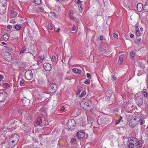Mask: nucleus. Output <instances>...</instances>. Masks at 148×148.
Here are the masks:
<instances>
[{"label": "nucleus", "mask_w": 148, "mask_h": 148, "mask_svg": "<svg viewBox=\"0 0 148 148\" xmlns=\"http://www.w3.org/2000/svg\"><path fill=\"white\" fill-rule=\"evenodd\" d=\"M83 3V2L81 1L80 0H78L76 3V4H78V5H79L80 3Z\"/></svg>", "instance_id": "49"}, {"label": "nucleus", "mask_w": 148, "mask_h": 148, "mask_svg": "<svg viewBox=\"0 0 148 148\" xmlns=\"http://www.w3.org/2000/svg\"><path fill=\"white\" fill-rule=\"evenodd\" d=\"M61 110L62 111H64L65 110V108H64V107H62L61 108Z\"/></svg>", "instance_id": "62"}, {"label": "nucleus", "mask_w": 148, "mask_h": 148, "mask_svg": "<svg viewBox=\"0 0 148 148\" xmlns=\"http://www.w3.org/2000/svg\"><path fill=\"white\" fill-rule=\"evenodd\" d=\"M48 89L50 91V93H54L57 89V86L56 84L50 83L48 86Z\"/></svg>", "instance_id": "6"}, {"label": "nucleus", "mask_w": 148, "mask_h": 148, "mask_svg": "<svg viewBox=\"0 0 148 148\" xmlns=\"http://www.w3.org/2000/svg\"><path fill=\"white\" fill-rule=\"evenodd\" d=\"M29 101L30 100L25 97H24L23 98L22 100L23 103L25 104H27L29 102Z\"/></svg>", "instance_id": "16"}, {"label": "nucleus", "mask_w": 148, "mask_h": 148, "mask_svg": "<svg viewBox=\"0 0 148 148\" xmlns=\"http://www.w3.org/2000/svg\"><path fill=\"white\" fill-rule=\"evenodd\" d=\"M133 140L134 143L135 145L137 148H140L142 146V141L140 140H138L136 138H133Z\"/></svg>", "instance_id": "9"}, {"label": "nucleus", "mask_w": 148, "mask_h": 148, "mask_svg": "<svg viewBox=\"0 0 148 148\" xmlns=\"http://www.w3.org/2000/svg\"><path fill=\"white\" fill-rule=\"evenodd\" d=\"M113 36L115 38H117L118 36V35L115 34L114 33H113Z\"/></svg>", "instance_id": "52"}, {"label": "nucleus", "mask_w": 148, "mask_h": 148, "mask_svg": "<svg viewBox=\"0 0 148 148\" xmlns=\"http://www.w3.org/2000/svg\"><path fill=\"white\" fill-rule=\"evenodd\" d=\"M144 7L148 9V1H147L146 3L144 5Z\"/></svg>", "instance_id": "44"}, {"label": "nucleus", "mask_w": 148, "mask_h": 148, "mask_svg": "<svg viewBox=\"0 0 148 148\" xmlns=\"http://www.w3.org/2000/svg\"><path fill=\"white\" fill-rule=\"evenodd\" d=\"M76 140V139L75 138H72L71 139L70 142L71 143H73L75 142Z\"/></svg>", "instance_id": "38"}, {"label": "nucleus", "mask_w": 148, "mask_h": 148, "mask_svg": "<svg viewBox=\"0 0 148 148\" xmlns=\"http://www.w3.org/2000/svg\"><path fill=\"white\" fill-rule=\"evenodd\" d=\"M20 84L21 86H23L24 85V83L23 81H21L20 82Z\"/></svg>", "instance_id": "48"}, {"label": "nucleus", "mask_w": 148, "mask_h": 148, "mask_svg": "<svg viewBox=\"0 0 148 148\" xmlns=\"http://www.w3.org/2000/svg\"><path fill=\"white\" fill-rule=\"evenodd\" d=\"M25 77L26 79L28 80H30L33 78V74L32 71L31 70H28L26 71L25 73Z\"/></svg>", "instance_id": "7"}, {"label": "nucleus", "mask_w": 148, "mask_h": 148, "mask_svg": "<svg viewBox=\"0 0 148 148\" xmlns=\"http://www.w3.org/2000/svg\"><path fill=\"white\" fill-rule=\"evenodd\" d=\"M50 13L51 14H54L56 17H57V14H55L54 12H50Z\"/></svg>", "instance_id": "53"}, {"label": "nucleus", "mask_w": 148, "mask_h": 148, "mask_svg": "<svg viewBox=\"0 0 148 148\" xmlns=\"http://www.w3.org/2000/svg\"><path fill=\"white\" fill-rule=\"evenodd\" d=\"M108 117V116L107 115L105 114H104L101 117L99 121V123L100 124H103V125L109 124L111 122V121H110L111 119Z\"/></svg>", "instance_id": "1"}, {"label": "nucleus", "mask_w": 148, "mask_h": 148, "mask_svg": "<svg viewBox=\"0 0 148 148\" xmlns=\"http://www.w3.org/2000/svg\"><path fill=\"white\" fill-rule=\"evenodd\" d=\"M2 43L3 45H6V44L4 42H2Z\"/></svg>", "instance_id": "64"}, {"label": "nucleus", "mask_w": 148, "mask_h": 148, "mask_svg": "<svg viewBox=\"0 0 148 148\" xmlns=\"http://www.w3.org/2000/svg\"><path fill=\"white\" fill-rule=\"evenodd\" d=\"M84 83L86 84H89L90 83V81L89 80H87L85 81Z\"/></svg>", "instance_id": "43"}, {"label": "nucleus", "mask_w": 148, "mask_h": 148, "mask_svg": "<svg viewBox=\"0 0 148 148\" xmlns=\"http://www.w3.org/2000/svg\"><path fill=\"white\" fill-rule=\"evenodd\" d=\"M23 64L22 62H19L18 63V65L19 67L22 68L23 67V66L22 65Z\"/></svg>", "instance_id": "33"}, {"label": "nucleus", "mask_w": 148, "mask_h": 148, "mask_svg": "<svg viewBox=\"0 0 148 148\" xmlns=\"http://www.w3.org/2000/svg\"><path fill=\"white\" fill-rule=\"evenodd\" d=\"M43 67L44 69L47 71H49L51 69V65L49 63H45L43 64Z\"/></svg>", "instance_id": "10"}, {"label": "nucleus", "mask_w": 148, "mask_h": 148, "mask_svg": "<svg viewBox=\"0 0 148 148\" xmlns=\"http://www.w3.org/2000/svg\"><path fill=\"white\" fill-rule=\"evenodd\" d=\"M6 12L5 10H0V14L1 15L4 14Z\"/></svg>", "instance_id": "37"}, {"label": "nucleus", "mask_w": 148, "mask_h": 148, "mask_svg": "<svg viewBox=\"0 0 148 148\" xmlns=\"http://www.w3.org/2000/svg\"><path fill=\"white\" fill-rule=\"evenodd\" d=\"M3 38L4 40L5 41L9 39L8 34L6 33L4 34L3 36Z\"/></svg>", "instance_id": "23"}, {"label": "nucleus", "mask_w": 148, "mask_h": 148, "mask_svg": "<svg viewBox=\"0 0 148 148\" xmlns=\"http://www.w3.org/2000/svg\"><path fill=\"white\" fill-rule=\"evenodd\" d=\"M21 27L19 25H16L14 26V28H15L17 30H20L21 28Z\"/></svg>", "instance_id": "27"}, {"label": "nucleus", "mask_w": 148, "mask_h": 148, "mask_svg": "<svg viewBox=\"0 0 148 148\" xmlns=\"http://www.w3.org/2000/svg\"><path fill=\"white\" fill-rule=\"evenodd\" d=\"M80 88H78V91H77V94H79L80 92H81V91H80Z\"/></svg>", "instance_id": "57"}, {"label": "nucleus", "mask_w": 148, "mask_h": 148, "mask_svg": "<svg viewBox=\"0 0 148 148\" xmlns=\"http://www.w3.org/2000/svg\"><path fill=\"white\" fill-rule=\"evenodd\" d=\"M4 59L6 61H10L12 60L11 54L8 52H4Z\"/></svg>", "instance_id": "8"}, {"label": "nucleus", "mask_w": 148, "mask_h": 148, "mask_svg": "<svg viewBox=\"0 0 148 148\" xmlns=\"http://www.w3.org/2000/svg\"><path fill=\"white\" fill-rule=\"evenodd\" d=\"M76 125V123L74 119H72L68 120L67 123V126L69 129L71 130H73L75 128Z\"/></svg>", "instance_id": "4"}, {"label": "nucleus", "mask_w": 148, "mask_h": 148, "mask_svg": "<svg viewBox=\"0 0 148 148\" xmlns=\"http://www.w3.org/2000/svg\"><path fill=\"white\" fill-rule=\"evenodd\" d=\"M85 6V3H80L79 5H78V7L79 8H80L81 9H82L83 8H84V7Z\"/></svg>", "instance_id": "25"}, {"label": "nucleus", "mask_w": 148, "mask_h": 148, "mask_svg": "<svg viewBox=\"0 0 148 148\" xmlns=\"http://www.w3.org/2000/svg\"><path fill=\"white\" fill-rule=\"evenodd\" d=\"M48 28L50 29L51 30L52 29L53 27H52L51 26V25H48Z\"/></svg>", "instance_id": "59"}, {"label": "nucleus", "mask_w": 148, "mask_h": 148, "mask_svg": "<svg viewBox=\"0 0 148 148\" xmlns=\"http://www.w3.org/2000/svg\"><path fill=\"white\" fill-rule=\"evenodd\" d=\"M33 10V12H29V13L31 14L33 13H39L40 12H43V10Z\"/></svg>", "instance_id": "24"}, {"label": "nucleus", "mask_w": 148, "mask_h": 148, "mask_svg": "<svg viewBox=\"0 0 148 148\" xmlns=\"http://www.w3.org/2000/svg\"><path fill=\"white\" fill-rule=\"evenodd\" d=\"M3 78V76L1 75H0V81H1Z\"/></svg>", "instance_id": "56"}, {"label": "nucleus", "mask_w": 148, "mask_h": 148, "mask_svg": "<svg viewBox=\"0 0 148 148\" xmlns=\"http://www.w3.org/2000/svg\"><path fill=\"white\" fill-rule=\"evenodd\" d=\"M6 98V95L5 93L1 92L0 93V102H4Z\"/></svg>", "instance_id": "11"}, {"label": "nucleus", "mask_w": 148, "mask_h": 148, "mask_svg": "<svg viewBox=\"0 0 148 148\" xmlns=\"http://www.w3.org/2000/svg\"><path fill=\"white\" fill-rule=\"evenodd\" d=\"M10 22L11 23L14 24L16 23V22L15 21V20L14 19H12L10 20Z\"/></svg>", "instance_id": "42"}, {"label": "nucleus", "mask_w": 148, "mask_h": 148, "mask_svg": "<svg viewBox=\"0 0 148 148\" xmlns=\"http://www.w3.org/2000/svg\"><path fill=\"white\" fill-rule=\"evenodd\" d=\"M26 49V48L25 47H23L22 48L21 51H20V54H22L24 53Z\"/></svg>", "instance_id": "30"}, {"label": "nucleus", "mask_w": 148, "mask_h": 148, "mask_svg": "<svg viewBox=\"0 0 148 148\" xmlns=\"http://www.w3.org/2000/svg\"><path fill=\"white\" fill-rule=\"evenodd\" d=\"M138 25H136V31H139V29H138Z\"/></svg>", "instance_id": "58"}, {"label": "nucleus", "mask_w": 148, "mask_h": 148, "mask_svg": "<svg viewBox=\"0 0 148 148\" xmlns=\"http://www.w3.org/2000/svg\"><path fill=\"white\" fill-rule=\"evenodd\" d=\"M6 3L5 1V2L2 5V6L3 8H4L5 9H6Z\"/></svg>", "instance_id": "45"}, {"label": "nucleus", "mask_w": 148, "mask_h": 148, "mask_svg": "<svg viewBox=\"0 0 148 148\" xmlns=\"http://www.w3.org/2000/svg\"><path fill=\"white\" fill-rule=\"evenodd\" d=\"M137 40L139 42H140L141 41V39L140 38H139V39H138Z\"/></svg>", "instance_id": "63"}, {"label": "nucleus", "mask_w": 148, "mask_h": 148, "mask_svg": "<svg viewBox=\"0 0 148 148\" xmlns=\"http://www.w3.org/2000/svg\"><path fill=\"white\" fill-rule=\"evenodd\" d=\"M139 121L140 117L138 116H136L135 117L132 119L129 122L130 126L131 127H134L138 124Z\"/></svg>", "instance_id": "3"}, {"label": "nucleus", "mask_w": 148, "mask_h": 148, "mask_svg": "<svg viewBox=\"0 0 148 148\" xmlns=\"http://www.w3.org/2000/svg\"><path fill=\"white\" fill-rule=\"evenodd\" d=\"M39 58L41 60H43L44 58H45V57H44V55H42V56H39Z\"/></svg>", "instance_id": "41"}, {"label": "nucleus", "mask_w": 148, "mask_h": 148, "mask_svg": "<svg viewBox=\"0 0 148 148\" xmlns=\"http://www.w3.org/2000/svg\"><path fill=\"white\" fill-rule=\"evenodd\" d=\"M72 71L75 73L79 74L81 73V71L80 70H79L77 69L74 68L72 69Z\"/></svg>", "instance_id": "18"}, {"label": "nucleus", "mask_w": 148, "mask_h": 148, "mask_svg": "<svg viewBox=\"0 0 148 148\" xmlns=\"http://www.w3.org/2000/svg\"><path fill=\"white\" fill-rule=\"evenodd\" d=\"M106 47L101 45L99 48V51L102 54L104 53L106 51Z\"/></svg>", "instance_id": "12"}, {"label": "nucleus", "mask_w": 148, "mask_h": 148, "mask_svg": "<svg viewBox=\"0 0 148 148\" xmlns=\"http://www.w3.org/2000/svg\"><path fill=\"white\" fill-rule=\"evenodd\" d=\"M116 79V78L114 75H112V81L115 80Z\"/></svg>", "instance_id": "51"}, {"label": "nucleus", "mask_w": 148, "mask_h": 148, "mask_svg": "<svg viewBox=\"0 0 148 148\" xmlns=\"http://www.w3.org/2000/svg\"><path fill=\"white\" fill-rule=\"evenodd\" d=\"M103 36L102 35L100 36V40H102L103 39Z\"/></svg>", "instance_id": "60"}, {"label": "nucleus", "mask_w": 148, "mask_h": 148, "mask_svg": "<svg viewBox=\"0 0 148 148\" xmlns=\"http://www.w3.org/2000/svg\"><path fill=\"white\" fill-rule=\"evenodd\" d=\"M122 117L121 116L120 117V119L118 120H117L116 122V125L118 124L120 122L121 120L122 119Z\"/></svg>", "instance_id": "36"}, {"label": "nucleus", "mask_w": 148, "mask_h": 148, "mask_svg": "<svg viewBox=\"0 0 148 148\" xmlns=\"http://www.w3.org/2000/svg\"><path fill=\"white\" fill-rule=\"evenodd\" d=\"M130 36L131 38H133L134 37V35L133 34H131L130 35Z\"/></svg>", "instance_id": "61"}, {"label": "nucleus", "mask_w": 148, "mask_h": 148, "mask_svg": "<svg viewBox=\"0 0 148 148\" xmlns=\"http://www.w3.org/2000/svg\"><path fill=\"white\" fill-rule=\"evenodd\" d=\"M131 140H132L131 141V142H130L127 145L129 148H134L135 145L133 138L131 139Z\"/></svg>", "instance_id": "15"}, {"label": "nucleus", "mask_w": 148, "mask_h": 148, "mask_svg": "<svg viewBox=\"0 0 148 148\" xmlns=\"http://www.w3.org/2000/svg\"><path fill=\"white\" fill-rule=\"evenodd\" d=\"M143 5L141 3H138L137 5V9H143Z\"/></svg>", "instance_id": "21"}, {"label": "nucleus", "mask_w": 148, "mask_h": 148, "mask_svg": "<svg viewBox=\"0 0 148 148\" xmlns=\"http://www.w3.org/2000/svg\"><path fill=\"white\" fill-rule=\"evenodd\" d=\"M112 93V90H109L107 91L105 93V97L106 99L110 98L111 97Z\"/></svg>", "instance_id": "13"}, {"label": "nucleus", "mask_w": 148, "mask_h": 148, "mask_svg": "<svg viewBox=\"0 0 148 148\" xmlns=\"http://www.w3.org/2000/svg\"><path fill=\"white\" fill-rule=\"evenodd\" d=\"M32 117V115L31 114H29L27 115L26 118L28 120H31Z\"/></svg>", "instance_id": "29"}, {"label": "nucleus", "mask_w": 148, "mask_h": 148, "mask_svg": "<svg viewBox=\"0 0 148 148\" xmlns=\"http://www.w3.org/2000/svg\"><path fill=\"white\" fill-rule=\"evenodd\" d=\"M73 10H71L69 12V15L71 17L70 19L71 20H72V18L71 17V16H72V14H73Z\"/></svg>", "instance_id": "32"}, {"label": "nucleus", "mask_w": 148, "mask_h": 148, "mask_svg": "<svg viewBox=\"0 0 148 148\" xmlns=\"http://www.w3.org/2000/svg\"><path fill=\"white\" fill-rule=\"evenodd\" d=\"M12 26L10 25H9L7 26V28L8 29H11L12 28Z\"/></svg>", "instance_id": "54"}, {"label": "nucleus", "mask_w": 148, "mask_h": 148, "mask_svg": "<svg viewBox=\"0 0 148 148\" xmlns=\"http://www.w3.org/2000/svg\"><path fill=\"white\" fill-rule=\"evenodd\" d=\"M123 57L124 56L123 55H121L120 56L119 60V64H121L123 63Z\"/></svg>", "instance_id": "20"}, {"label": "nucleus", "mask_w": 148, "mask_h": 148, "mask_svg": "<svg viewBox=\"0 0 148 148\" xmlns=\"http://www.w3.org/2000/svg\"><path fill=\"white\" fill-rule=\"evenodd\" d=\"M3 85L4 86L7 87L9 86V84L7 83H5L3 84Z\"/></svg>", "instance_id": "50"}, {"label": "nucleus", "mask_w": 148, "mask_h": 148, "mask_svg": "<svg viewBox=\"0 0 148 148\" xmlns=\"http://www.w3.org/2000/svg\"><path fill=\"white\" fill-rule=\"evenodd\" d=\"M6 50L8 51H11L14 50L13 47L11 46H8L5 47Z\"/></svg>", "instance_id": "19"}, {"label": "nucleus", "mask_w": 148, "mask_h": 148, "mask_svg": "<svg viewBox=\"0 0 148 148\" xmlns=\"http://www.w3.org/2000/svg\"><path fill=\"white\" fill-rule=\"evenodd\" d=\"M83 104H82V107L85 110L89 111L91 110V106L92 104V102L88 100L85 102L83 101Z\"/></svg>", "instance_id": "5"}, {"label": "nucleus", "mask_w": 148, "mask_h": 148, "mask_svg": "<svg viewBox=\"0 0 148 148\" xmlns=\"http://www.w3.org/2000/svg\"><path fill=\"white\" fill-rule=\"evenodd\" d=\"M86 92L85 90H83L82 92L81 93L80 95L79 96V98H82L83 96L86 95Z\"/></svg>", "instance_id": "28"}, {"label": "nucleus", "mask_w": 148, "mask_h": 148, "mask_svg": "<svg viewBox=\"0 0 148 148\" xmlns=\"http://www.w3.org/2000/svg\"><path fill=\"white\" fill-rule=\"evenodd\" d=\"M36 123L37 124L40 125L42 123V119L40 117L38 118L37 120L36 121Z\"/></svg>", "instance_id": "22"}, {"label": "nucleus", "mask_w": 148, "mask_h": 148, "mask_svg": "<svg viewBox=\"0 0 148 148\" xmlns=\"http://www.w3.org/2000/svg\"><path fill=\"white\" fill-rule=\"evenodd\" d=\"M87 78L88 79H90L91 78V76L90 73H87L86 75Z\"/></svg>", "instance_id": "47"}, {"label": "nucleus", "mask_w": 148, "mask_h": 148, "mask_svg": "<svg viewBox=\"0 0 148 148\" xmlns=\"http://www.w3.org/2000/svg\"><path fill=\"white\" fill-rule=\"evenodd\" d=\"M135 56V53L134 51H132L130 53V56L133 58H134Z\"/></svg>", "instance_id": "39"}, {"label": "nucleus", "mask_w": 148, "mask_h": 148, "mask_svg": "<svg viewBox=\"0 0 148 148\" xmlns=\"http://www.w3.org/2000/svg\"><path fill=\"white\" fill-rule=\"evenodd\" d=\"M34 2L37 4H40L41 3V0H34Z\"/></svg>", "instance_id": "31"}, {"label": "nucleus", "mask_w": 148, "mask_h": 148, "mask_svg": "<svg viewBox=\"0 0 148 148\" xmlns=\"http://www.w3.org/2000/svg\"><path fill=\"white\" fill-rule=\"evenodd\" d=\"M142 93L144 96L145 98H147L148 97V93L147 92L143 91H142Z\"/></svg>", "instance_id": "26"}, {"label": "nucleus", "mask_w": 148, "mask_h": 148, "mask_svg": "<svg viewBox=\"0 0 148 148\" xmlns=\"http://www.w3.org/2000/svg\"><path fill=\"white\" fill-rule=\"evenodd\" d=\"M77 137L78 139H81L84 137L85 136L84 133L82 131H79L77 133Z\"/></svg>", "instance_id": "14"}, {"label": "nucleus", "mask_w": 148, "mask_h": 148, "mask_svg": "<svg viewBox=\"0 0 148 148\" xmlns=\"http://www.w3.org/2000/svg\"><path fill=\"white\" fill-rule=\"evenodd\" d=\"M11 17L12 18H14L17 16V13L16 11H14V10H11Z\"/></svg>", "instance_id": "17"}, {"label": "nucleus", "mask_w": 148, "mask_h": 148, "mask_svg": "<svg viewBox=\"0 0 148 148\" xmlns=\"http://www.w3.org/2000/svg\"><path fill=\"white\" fill-rule=\"evenodd\" d=\"M139 122L140 125H142L145 122V121H143L142 119H140V121H139Z\"/></svg>", "instance_id": "34"}, {"label": "nucleus", "mask_w": 148, "mask_h": 148, "mask_svg": "<svg viewBox=\"0 0 148 148\" xmlns=\"http://www.w3.org/2000/svg\"><path fill=\"white\" fill-rule=\"evenodd\" d=\"M136 35L138 36H139L140 35V34L139 33V31H136Z\"/></svg>", "instance_id": "55"}, {"label": "nucleus", "mask_w": 148, "mask_h": 148, "mask_svg": "<svg viewBox=\"0 0 148 148\" xmlns=\"http://www.w3.org/2000/svg\"><path fill=\"white\" fill-rule=\"evenodd\" d=\"M76 29V27L75 25H73L72 28V31H75Z\"/></svg>", "instance_id": "46"}, {"label": "nucleus", "mask_w": 148, "mask_h": 148, "mask_svg": "<svg viewBox=\"0 0 148 148\" xmlns=\"http://www.w3.org/2000/svg\"><path fill=\"white\" fill-rule=\"evenodd\" d=\"M19 140V137L16 134H13L10 138L9 141L12 143L13 146L15 145L18 143Z\"/></svg>", "instance_id": "2"}, {"label": "nucleus", "mask_w": 148, "mask_h": 148, "mask_svg": "<svg viewBox=\"0 0 148 148\" xmlns=\"http://www.w3.org/2000/svg\"><path fill=\"white\" fill-rule=\"evenodd\" d=\"M51 60L52 62H55L56 61V58L54 56H53L52 57Z\"/></svg>", "instance_id": "35"}, {"label": "nucleus", "mask_w": 148, "mask_h": 148, "mask_svg": "<svg viewBox=\"0 0 148 148\" xmlns=\"http://www.w3.org/2000/svg\"><path fill=\"white\" fill-rule=\"evenodd\" d=\"M139 103H138V105H140L143 103V101L141 99H139Z\"/></svg>", "instance_id": "40"}]
</instances>
